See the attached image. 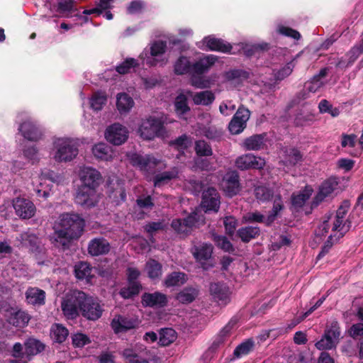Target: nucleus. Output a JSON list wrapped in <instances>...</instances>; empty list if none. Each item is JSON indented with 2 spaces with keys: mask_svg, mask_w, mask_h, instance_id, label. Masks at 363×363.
Listing matches in <instances>:
<instances>
[{
  "mask_svg": "<svg viewBox=\"0 0 363 363\" xmlns=\"http://www.w3.org/2000/svg\"><path fill=\"white\" fill-rule=\"evenodd\" d=\"M236 321L230 320L216 335L214 340L209 347V350L215 352L218 348L224 345L228 337L231 335V331L235 325Z\"/></svg>",
  "mask_w": 363,
  "mask_h": 363,
  "instance_id": "23",
  "label": "nucleus"
},
{
  "mask_svg": "<svg viewBox=\"0 0 363 363\" xmlns=\"http://www.w3.org/2000/svg\"><path fill=\"white\" fill-rule=\"evenodd\" d=\"M199 292L196 288L187 286L177 294L176 299L182 304H189L196 298Z\"/></svg>",
  "mask_w": 363,
  "mask_h": 363,
  "instance_id": "34",
  "label": "nucleus"
},
{
  "mask_svg": "<svg viewBox=\"0 0 363 363\" xmlns=\"http://www.w3.org/2000/svg\"><path fill=\"white\" fill-rule=\"evenodd\" d=\"M291 243V237L286 235H279L277 239H274L270 245V250L278 251L284 246H289Z\"/></svg>",
  "mask_w": 363,
  "mask_h": 363,
  "instance_id": "53",
  "label": "nucleus"
},
{
  "mask_svg": "<svg viewBox=\"0 0 363 363\" xmlns=\"http://www.w3.org/2000/svg\"><path fill=\"white\" fill-rule=\"evenodd\" d=\"M68 335V330L61 324H55L51 328L50 337L55 342H64Z\"/></svg>",
  "mask_w": 363,
  "mask_h": 363,
  "instance_id": "36",
  "label": "nucleus"
},
{
  "mask_svg": "<svg viewBox=\"0 0 363 363\" xmlns=\"http://www.w3.org/2000/svg\"><path fill=\"white\" fill-rule=\"evenodd\" d=\"M144 230L148 234L150 240L153 243L155 240L154 235L158 231L164 230L166 228V224L164 220L157 222H148L143 227Z\"/></svg>",
  "mask_w": 363,
  "mask_h": 363,
  "instance_id": "43",
  "label": "nucleus"
},
{
  "mask_svg": "<svg viewBox=\"0 0 363 363\" xmlns=\"http://www.w3.org/2000/svg\"><path fill=\"white\" fill-rule=\"evenodd\" d=\"M177 338V333L172 328H162L160 331L159 344L162 346H168Z\"/></svg>",
  "mask_w": 363,
  "mask_h": 363,
  "instance_id": "45",
  "label": "nucleus"
},
{
  "mask_svg": "<svg viewBox=\"0 0 363 363\" xmlns=\"http://www.w3.org/2000/svg\"><path fill=\"white\" fill-rule=\"evenodd\" d=\"M128 129L120 123L109 125L105 132V138L113 145H121L128 138Z\"/></svg>",
  "mask_w": 363,
  "mask_h": 363,
  "instance_id": "10",
  "label": "nucleus"
},
{
  "mask_svg": "<svg viewBox=\"0 0 363 363\" xmlns=\"http://www.w3.org/2000/svg\"><path fill=\"white\" fill-rule=\"evenodd\" d=\"M75 203L84 208H91L97 205V191L79 186L74 198Z\"/></svg>",
  "mask_w": 363,
  "mask_h": 363,
  "instance_id": "11",
  "label": "nucleus"
},
{
  "mask_svg": "<svg viewBox=\"0 0 363 363\" xmlns=\"http://www.w3.org/2000/svg\"><path fill=\"white\" fill-rule=\"evenodd\" d=\"M85 225L84 219L77 213L62 214L55 229L54 241L63 250L68 249L72 241L78 240L82 235Z\"/></svg>",
  "mask_w": 363,
  "mask_h": 363,
  "instance_id": "1",
  "label": "nucleus"
},
{
  "mask_svg": "<svg viewBox=\"0 0 363 363\" xmlns=\"http://www.w3.org/2000/svg\"><path fill=\"white\" fill-rule=\"evenodd\" d=\"M191 71V64L184 56H180L174 63V72L177 75H183Z\"/></svg>",
  "mask_w": 363,
  "mask_h": 363,
  "instance_id": "41",
  "label": "nucleus"
},
{
  "mask_svg": "<svg viewBox=\"0 0 363 363\" xmlns=\"http://www.w3.org/2000/svg\"><path fill=\"white\" fill-rule=\"evenodd\" d=\"M45 345L35 338H28L25 342V354L27 360H31L32 357L43 352Z\"/></svg>",
  "mask_w": 363,
  "mask_h": 363,
  "instance_id": "31",
  "label": "nucleus"
},
{
  "mask_svg": "<svg viewBox=\"0 0 363 363\" xmlns=\"http://www.w3.org/2000/svg\"><path fill=\"white\" fill-rule=\"evenodd\" d=\"M187 281L186 274L182 272H172L166 276L164 285L167 287L180 286Z\"/></svg>",
  "mask_w": 363,
  "mask_h": 363,
  "instance_id": "33",
  "label": "nucleus"
},
{
  "mask_svg": "<svg viewBox=\"0 0 363 363\" xmlns=\"http://www.w3.org/2000/svg\"><path fill=\"white\" fill-rule=\"evenodd\" d=\"M18 130L26 139L30 141H38L43 136V133L40 128L30 121H25L21 123Z\"/></svg>",
  "mask_w": 363,
  "mask_h": 363,
  "instance_id": "24",
  "label": "nucleus"
},
{
  "mask_svg": "<svg viewBox=\"0 0 363 363\" xmlns=\"http://www.w3.org/2000/svg\"><path fill=\"white\" fill-rule=\"evenodd\" d=\"M26 298L30 304L42 306L45 302V292L37 287H29L26 291Z\"/></svg>",
  "mask_w": 363,
  "mask_h": 363,
  "instance_id": "29",
  "label": "nucleus"
},
{
  "mask_svg": "<svg viewBox=\"0 0 363 363\" xmlns=\"http://www.w3.org/2000/svg\"><path fill=\"white\" fill-rule=\"evenodd\" d=\"M212 240L215 245L223 251L228 253H233L235 252L233 244L227 237L213 233L212 235Z\"/></svg>",
  "mask_w": 363,
  "mask_h": 363,
  "instance_id": "39",
  "label": "nucleus"
},
{
  "mask_svg": "<svg viewBox=\"0 0 363 363\" xmlns=\"http://www.w3.org/2000/svg\"><path fill=\"white\" fill-rule=\"evenodd\" d=\"M82 296H84V291L74 290L67 293L64 297L61 303V308L67 319L73 320L79 316Z\"/></svg>",
  "mask_w": 363,
  "mask_h": 363,
  "instance_id": "4",
  "label": "nucleus"
},
{
  "mask_svg": "<svg viewBox=\"0 0 363 363\" xmlns=\"http://www.w3.org/2000/svg\"><path fill=\"white\" fill-rule=\"evenodd\" d=\"M186 223V225L190 232L194 227H198L205 223V218L203 215H201L196 212L190 213L188 216L183 218Z\"/></svg>",
  "mask_w": 363,
  "mask_h": 363,
  "instance_id": "48",
  "label": "nucleus"
},
{
  "mask_svg": "<svg viewBox=\"0 0 363 363\" xmlns=\"http://www.w3.org/2000/svg\"><path fill=\"white\" fill-rule=\"evenodd\" d=\"M91 272L92 267L86 262H79L74 266V274L77 279H85L87 283H89L94 277Z\"/></svg>",
  "mask_w": 363,
  "mask_h": 363,
  "instance_id": "30",
  "label": "nucleus"
},
{
  "mask_svg": "<svg viewBox=\"0 0 363 363\" xmlns=\"http://www.w3.org/2000/svg\"><path fill=\"white\" fill-rule=\"evenodd\" d=\"M260 228L258 226L247 225L241 227L237 230V236L244 243H248L252 240L260 235Z\"/></svg>",
  "mask_w": 363,
  "mask_h": 363,
  "instance_id": "28",
  "label": "nucleus"
},
{
  "mask_svg": "<svg viewBox=\"0 0 363 363\" xmlns=\"http://www.w3.org/2000/svg\"><path fill=\"white\" fill-rule=\"evenodd\" d=\"M282 160L281 162L286 167H294L303 160V153L295 147L285 146L281 148Z\"/></svg>",
  "mask_w": 363,
  "mask_h": 363,
  "instance_id": "16",
  "label": "nucleus"
},
{
  "mask_svg": "<svg viewBox=\"0 0 363 363\" xmlns=\"http://www.w3.org/2000/svg\"><path fill=\"white\" fill-rule=\"evenodd\" d=\"M56 151L54 159L57 162H69L78 155L77 146L69 139H59L55 142Z\"/></svg>",
  "mask_w": 363,
  "mask_h": 363,
  "instance_id": "6",
  "label": "nucleus"
},
{
  "mask_svg": "<svg viewBox=\"0 0 363 363\" xmlns=\"http://www.w3.org/2000/svg\"><path fill=\"white\" fill-rule=\"evenodd\" d=\"M30 320L29 315L23 311H18L13 313L9 318V323L15 327L23 328Z\"/></svg>",
  "mask_w": 363,
  "mask_h": 363,
  "instance_id": "42",
  "label": "nucleus"
},
{
  "mask_svg": "<svg viewBox=\"0 0 363 363\" xmlns=\"http://www.w3.org/2000/svg\"><path fill=\"white\" fill-rule=\"evenodd\" d=\"M178 172L176 169L165 171L156 174L153 178L155 186L160 187L169 181L177 177Z\"/></svg>",
  "mask_w": 363,
  "mask_h": 363,
  "instance_id": "40",
  "label": "nucleus"
},
{
  "mask_svg": "<svg viewBox=\"0 0 363 363\" xmlns=\"http://www.w3.org/2000/svg\"><path fill=\"white\" fill-rule=\"evenodd\" d=\"M203 43L208 50L219 52L225 54H235L232 52L233 46L230 43L222 38L208 35L203 39Z\"/></svg>",
  "mask_w": 363,
  "mask_h": 363,
  "instance_id": "17",
  "label": "nucleus"
},
{
  "mask_svg": "<svg viewBox=\"0 0 363 363\" xmlns=\"http://www.w3.org/2000/svg\"><path fill=\"white\" fill-rule=\"evenodd\" d=\"M314 120V116L310 113H298L294 118V125L296 126H305L309 125Z\"/></svg>",
  "mask_w": 363,
  "mask_h": 363,
  "instance_id": "56",
  "label": "nucleus"
},
{
  "mask_svg": "<svg viewBox=\"0 0 363 363\" xmlns=\"http://www.w3.org/2000/svg\"><path fill=\"white\" fill-rule=\"evenodd\" d=\"M269 48L268 43L256 44L250 46H246L243 48V51L247 57H251L254 55L257 51L259 50H267Z\"/></svg>",
  "mask_w": 363,
  "mask_h": 363,
  "instance_id": "61",
  "label": "nucleus"
},
{
  "mask_svg": "<svg viewBox=\"0 0 363 363\" xmlns=\"http://www.w3.org/2000/svg\"><path fill=\"white\" fill-rule=\"evenodd\" d=\"M147 276L151 279H159L162 274V265L155 259H150L145 264Z\"/></svg>",
  "mask_w": 363,
  "mask_h": 363,
  "instance_id": "35",
  "label": "nucleus"
},
{
  "mask_svg": "<svg viewBox=\"0 0 363 363\" xmlns=\"http://www.w3.org/2000/svg\"><path fill=\"white\" fill-rule=\"evenodd\" d=\"M139 65L138 60L129 57L125 59L121 64L118 65L116 67V70L120 74H125L130 72L132 68H135Z\"/></svg>",
  "mask_w": 363,
  "mask_h": 363,
  "instance_id": "51",
  "label": "nucleus"
},
{
  "mask_svg": "<svg viewBox=\"0 0 363 363\" xmlns=\"http://www.w3.org/2000/svg\"><path fill=\"white\" fill-rule=\"evenodd\" d=\"M254 191L256 199L261 202L269 201L274 195L273 190L264 185L256 186Z\"/></svg>",
  "mask_w": 363,
  "mask_h": 363,
  "instance_id": "47",
  "label": "nucleus"
},
{
  "mask_svg": "<svg viewBox=\"0 0 363 363\" xmlns=\"http://www.w3.org/2000/svg\"><path fill=\"white\" fill-rule=\"evenodd\" d=\"M142 289L141 284H128V286L122 287L119 295L124 299L132 298L139 294Z\"/></svg>",
  "mask_w": 363,
  "mask_h": 363,
  "instance_id": "46",
  "label": "nucleus"
},
{
  "mask_svg": "<svg viewBox=\"0 0 363 363\" xmlns=\"http://www.w3.org/2000/svg\"><path fill=\"white\" fill-rule=\"evenodd\" d=\"M123 356L125 358L126 363H149L146 359L137 354L132 350H125L123 351Z\"/></svg>",
  "mask_w": 363,
  "mask_h": 363,
  "instance_id": "57",
  "label": "nucleus"
},
{
  "mask_svg": "<svg viewBox=\"0 0 363 363\" xmlns=\"http://www.w3.org/2000/svg\"><path fill=\"white\" fill-rule=\"evenodd\" d=\"M267 133L255 134L245 139L244 147L247 150H260L264 148L267 141Z\"/></svg>",
  "mask_w": 363,
  "mask_h": 363,
  "instance_id": "26",
  "label": "nucleus"
},
{
  "mask_svg": "<svg viewBox=\"0 0 363 363\" xmlns=\"http://www.w3.org/2000/svg\"><path fill=\"white\" fill-rule=\"evenodd\" d=\"M166 48L167 43L165 41H155L150 46V55L153 57L162 55L165 52Z\"/></svg>",
  "mask_w": 363,
  "mask_h": 363,
  "instance_id": "58",
  "label": "nucleus"
},
{
  "mask_svg": "<svg viewBox=\"0 0 363 363\" xmlns=\"http://www.w3.org/2000/svg\"><path fill=\"white\" fill-rule=\"evenodd\" d=\"M107 101L106 96L101 93H94L90 99L91 107L95 111H100L102 109L103 106L106 104Z\"/></svg>",
  "mask_w": 363,
  "mask_h": 363,
  "instance_id": "54",
  "label": "nucleus"
},
{
  "mask_svg": "<svg viewBox=\"0 0 363 363\" xmlns=\"http://www.w3.org/2000/svg\"><path fill=\"white\" fill-rule=\"evenodd\" d=\"M192 143L191 138L186 134H183L174 140L169 142V145L179 152H184Z\"/></svg>",
  "mask_w": 363,
  "mask_h": 363,
  "instance_id": "38",
  "label": "nucleus"
},
{
  "mask_svg": "<svg viewBox=\"0 0 363 363\" xmlns=\"http://www.w3.org/2000/svg\"><path fill=\"white\" fill-rule=\"evenodd\" d=\"M253 347L254 341L252 339H247L235 347L233 355L236 358L247 355L252 350Z\"/></svg>",
  "mask_w": 363,
  "mask_h": 363,
  "instance_id": "49",
  "label": "nucleus"
},
{
  "mask_svg": "<svg viewBox=\"0 0 363 363\" xmlns=\"http://www.w3.org/2000/svg\"><path fill=\"white\" fill-rule=\"evenodd\" d=\"M174 111L180 119H186V115L190 112L188 97L184 93L179 94L174 101Z\"/></svg>",
  "mask_w": 363,
  "mask_h": 363,
  "instance_id": "25",
  "label": "nucleus"
},
{
  "mask_svg": "<svg viewBox=\"0 0 363 363\" xmlns=\"http://www.w3.org/2000/svg\"><path fill=\"white\" fill-rule=\"evenodd\" d=\"M139 324L138 318L123 315H116L111 322V326L116 334L135 329Z\"/></svg>",
  "mask_w": 363,
  "mask_h": 363,
  "instance_id": "13",
  "label": "nucleus"
},
{
  "mask_svg": "<svg viewBox=\"0 0 363 363\" xmlns=\"http://www.w3.org/2000/svg\"><path fill=\"white\" fill-rule=\"evenodd\" d=\"M313 193V189L306 186L303 190L297 194L293 193L291 196V203L294 208L298 210L301 208L306 202L310 199Z\"/></svg>",
  "mask_w": 363,
  "mask_h": 363,
  "instance_id": "27",
  "label": "nucleus"
},
{
  "mask_svg": "<svg viewBox=\"0 0 363 363\" xmlns=\"http://www.w3.org/2000/svg\"><path fill=\"white\" fill-rule=\"evenodd\" d=\"M94 155L100 160H108L111 157L109 152L110 147L104 143H99L94 146L92 149Z\"/></svg>",
  "mask_w": 363,
  "mask_h": 363,
  "instance_id": "52",
  "label": "nucleus"
},
{
  "mask_svg": "<svg viewBox=\"0 0 363 363\" xmlns=\"http://www.w3.org/2000/svg\"><path fill=\"white\" fill-rule=\"evenodd\" d=\"M130 162L133 166L146 172H151L158 164V162L154 157L150 155L143 156L137 153L131 155Z\"/></svg>",
  "mask_w": 363,
  "mask_h": 363,
  "instance_id": "18",
  "label": "nucleus"
},
{
  "mask_svg": "<svg viewBox=\"0 0 363 363\" xmlns=\"http://www.w3.org/2000/svg\"><path fill=\"white\" fill-rule=\"evenodd\" d=\"M235 165L241 170L248 169H259L263 168L264 161L253 155L246 154L237 158Z\"/></svg>",
  "mask_w": 363,
  "mask_h": 363,
  "instance_id": "21",
  "label": "nucleus"
},
{
  "mask_svg": "<svg viewBox=\"0 0 363 363\" xmlns=\"http://www.w3.org/2000/svg\"><path fill=\"white\" fill-rule=\"evenodd\" d=\"M223 225L226 234L233 235L238 225V220L233 216H225L223 219Z\"/></svg>",
  "mask_w": 363,
  "mask_h": 363,
  "instance_id": "60",
  "label": "nucleus"
},
{
  "mask_svg": "<svg viewBox=\"0 0 363 363\" xmlns=\"http://www.w3.org/2000/svg\"><path fill=\"white\" fill-rule=\"evenodd\" d=\"M278 32L283 35L291 38L294 40H299L301 37L300 33L298 30L284 26H279Z\"/></svg>",
  "mask_w": 363,
  "mask_h": 363,
  "instance_id": "63",
  "label": "nucleus"
},
{
  "mask_svg": "<svg viewBox=\"0 0 363 363\" xmlns=\"http://www.w3.org/2000/svg\"><path fill=\"white\" fill-rule=\"evenodd\" d=\"M215 99V95L211 91H202L196 92L192 99L196 105L209 106Z\"/></svg>",
  "mask_w": 363,
  "mask_h": 363,
  "instance_id": "37",
  "label": "nucleus"
},
{
  "mask_svg": "<svg viewBox=\"0 0 363 363\" xmlns=\"http://www.w3.org/2000/svg\"><path fill=\"white\" fill-rule=\"evenodd\" d=\"M224 190L228 196L233 197L240 191V175L237 171L228 172L224 177Z\"/></svg>",
  "mask_w": 363,
  "mask_h": 363,
  "instance_id": "20",
  "label": "nucleus"
},
{
  "mask_svg": "<svg viewBox=\"0 0 363 363\" xmlns=\"http://www.w3.org/2000/svg\"><path fill=\"white\" fill-rule=\"evenodd\" d=\"M210 293L219 305L225 306L230 301V291L225 284L218 282L210 285Z\"/></svg>",
  "mask_w": 363,
  "mask_h": 363,
  "instance_id": "19",
  "label": "nucleus"
},
{
  "mask_svg": "<svg viewBox=\"0 0 363 363\" xmlns=\"http://www.w3.org/2000/svg\"><path fill=\"white\" fill-rule=\"evenodd\" d=\"M250 110L240 105L228 124V130L231 134L238 135L247 127V122L250 118Z\"/></svg>",
  "mask_w": 363,
  "mask_h": 363,
  "instance_id": "8",
  "label": "nucleus"
},
{
  "mask_svg": "<svg viewBox=\"0 0 363 363\" xmlns=\"http://www.w3.org/2000/svg\"><path fill=\"white\" fill-rule=\"evenodd\" d=\"M340 323L337 320H333L326 325L320 340L316 342L315 346L322 352L335 350L340 342Z\"/></svg>",
  "mask_w": 363,
  "mask_h": 363,
  "instance_id": "2",
  "label": "nucleus"
},
{
  "mask_svg": "<svg viewBox=\"0 0 363 363\" xmlns=\"http://www.w3.org/2000/svg\"><path fill=\"white\" fill-rule=\"evenodd\" d=\"M13 207L16 215L23 220L31 218L36 212V207L33 201L26 198L17 197L13 199Z\"/></svg>",
  "mask_w": 363,
  "mask_h": 363,
  "instance_id": "12",
  "label": "nucleus"
},
{
  "mask_svg": "<svg viewBox=\"0 0 363 363\" xmlns=\"http://www.w3.org/2000/svg\"><path fill=\"white\" fill-rule=\"evenodd\" d=\"M225 77L228 81H233L238 79H247L249 77V73L242 69H231L226 72Z\"/></svg>",
  "mask_w": 363,
  "mask_h": 363,
  "instance_id": "59",
  "label": "nucleus"
},
{
  "mask_svg": "<svg viewBox=\"0 0 363 363\" xmlns=\"http://www.w3.org/2000/svg\"><path fill=\"white\" fill-rule=\"evenodd\" d=\"M82 306L80 312L82 315L89 320L96 321L99 320L104 312V304L97 297L89 296L84 292L82 297Z\"/></svg>",
  "mask_w": 363,
  "mask_h": 363,
  "instance_id": "3",
  "label": "nucleus"
},
{
  "mask_svg": "<svg viewBox=\"0 0 363 363\" xmlns=\"http://www.w3.org/2000/svg\"><path fill=\"white\" fill-rule=\"evenodd\" d=\"M194 149L196 154L200 157H208L213 155L211 146L204 140H196Z\"/></svg>",
  "mask_w": 363,
  "mask_h": 363,
  "instance_id": "50",
  "label": "nucleus"
},
{
  "mask_svg": "<svg viewBox=\"0 0 363 363\" xmlns=\"http://www.w3.org/2000/svg\"><path fill=\"white\" fill-rule=\"evenodd\" d=\"M138 131L142 138L150 140L163 135L164 126L161 120L155 117H150L142 122Z\"/></svg>",
  "mask_w": 363,
  "mask_h": 363,
  "instance_id": "7",
  "label": "nucleus"
},
{
  "mask_svg": "<svg viewBox=\"0 0 363 363\" xmlns=\"http://www.w3.org/2000/svg\"><path fill=\"white\" fill-rule=\"evenodd\" d=\"M213 253V246L208 242L194 245L191 249V254L196 262L206 271L214 267Z\"/></svg>",
  "mask_w": 363,
  "mask_h": 363,
  "instance_id": "5",
  "label": "nucleus"
},
{
  "mask_svg": "<svg viewBox=\"0 0 363 363\" xmlns=\"http://www.w3.org/2000/svg\"><path fill=\"white\" fill-rule=\"evenodd\" d=\"M171 227L177 234L184 235L186 236L191 233L184 219H173L171 223Z\"/></svg>",
  "mask_w": 363,
  "mask_h": 363,
  "instance_id": "55",
  "label": "nucleus"
},
{
  "mask_svg": "<svg viewBox=\"0 0 363 363\" xmlns=\"http://www.w3.org/2000/svg\"><path fill=\"white\" fill-rule=\"evenodd\" d=\"M220 195L213 187H208L202 194L201 206L206 213H217L220 208Z\"/></svg>",
  "mask_w": 363,
  "mask_h": 363,
  "instance_id": "14",
  "label": "nucleus"
},
{
  "mask_svg": "<svg viewBox=\"0 0 363 363\" xmlns=\"http://www.w3.org/2000/svg\"><path fill=\"white\" fill-rule=\"evenodd\" d=\"M21 242L32 252H40V240L33 233H23L21 235Z\"/></svg>",
  "mask_w": 363,
  "mask_h": 363,
  "instance_id": "32",
  "label": "nucleus"
},
{
  "mask_svg": "<svg viewBox=\"0 0 363 363\" xmlns=\"http://www.w3.org/2000/svg\"><path fill=\"white\" fill-rule=\"evenodd\" d=\"M111 250L109 242L104 238H95L88 244V252L94 257L107 255Z\"/></svg>",
  "mask_w": 363,
  "mask_h": 363,
  "instance_id": "22",
  "label": "nucleus"
},
{
  "mask_svg": "<svg viewBox=\"0 0 363 363\" xmlns=\"http://www.w3.org/2000/svg\"><path fill=\"white\" fill-rule=\"evenodd\" d=\"M141 303L144 307L162 308L168 303L167 296L160 291L145 292L141 296Z\"/></svg>",
  "mask_w": 363,
  "mask_h": 363,
  "instance_id": "15",
  "label": "nucleus"
},
{
  "mask_svg": "<svg viewBox=\"0 0 363 363\" xmlns=\"http://www.w3.org/2000/svg\"><path fill=\"white\" fill-rule=\"evenodd\" d=\"M81 186L97 190L103 182L101 173L94 168L84 167L79 172Z\"/></svg>",
  "mask_w": 363,
  "mask_h": 363,
  "instance_id": "9",
  "label": "nucleus"
},
{
  "mask_svg": "<svg viewBox=\"0 0 363 363\" xmlns=\"http://www.w3.org/2000/svg\"><path fill=\"white\" fill-rule=\"evenodd\" d=\"M133 99L126 93H120L117 96L116 106L120 112L128 111L133 106Z\"/></svg>",
  "mask_w": 363,
  "mask_h": 363,
  "instance_id": "44",
  "label": "nucleus"
},
{
  "mask_svg": "<svg viewBox=\"0 0 363 363\" xmlns=\"http://www.w3.org/2000/svg\"><path fill=\"white\" fill-rule=\"evenodd\" d=\"M348 335L353 339L363 337V323H358L353 324L348 330Z\"/></svg>",
  "mask_w": 363,
  "mask_h": 363,
  "instance_id": "64",
  "label": "nucleus"
},
{
  "mask_svg": "<svg viewBox=\"0 0 363 363\" xmlns=\"http://www.w3.org/2000/svg\"><path fill=\"white\" fill-rule=\"evenodd\" d=\"M337 185V182L333 179H328L322 183L319 191L326 197L330 196Z\"/></svg>",
  "mask_w": 363,
  "mask_h": 363,
  "instance_id": "62",
  "label": "nucleus"
}]
</instances>
